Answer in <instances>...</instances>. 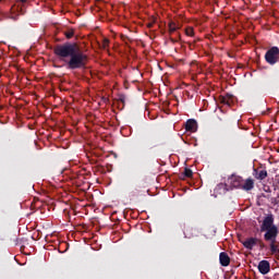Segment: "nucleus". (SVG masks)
<instances>
[{"label":"nucleus","instance_id":"obj_9","mask_svg":"<svg viewBox=\"0 0 279 279\" xmlns=\"http://www.w3.org/2000/svg\"><path fill=\"white\" fill-rule=\"evenodd\" d=\"M244 247H247V250H252L254 245H256V241L254 239H248L243 242Z\"/></svg>","mask_w":279,"mask_h":279},{"label":"nucleus","instance_id":"obj_8","mask_svg":"<svg viewBox=\"0 0 279 279\" xmlns=\"http://www.w3.org/2000/svg\"><path fill=\"white\" fill-rule=\"evenodd\" d=\"M242 189L244 191H252V189H254V180L252 179H247L244 184L242 185Z\"/></svg>","mask_w":279,"mask_h":279},{"label":"nucleus","instance_id":"obj_4","mask_svg":"<svg viewBox=\"0 0 279 279\" xmlns=\"http://www.w3.org/2000/svg\"><path fill=\"white\" fill-rule=\"evenodd\" d=\"M271 228H276L274 226V216H267L262 225V230H269Z\"/></svg>","mask_w":279,"mask_h":279},{"label":"nucleus","instance_id":"obj_15","mask_svg":"<svg viewBox=\"0 0 279 279\" xmlns=\"http://www.w3.org/2000/svg\"><path fill=\"white\" fill-rule=\"evenodd\" d=\"M108 39H104L102 41V49H106V47H108Z\"/></svg>","mask_w":279,"mask_h":279},{"label":"nucleus","instance_id":"obj_14","mask_svg":"<svg viewBox=\"0 0 279 279\" xmlns=\"http://www.w3.org/2000/svg\"><path fill=\"white\" fill-rule=\"evenodd\" d=\"M222 104H226L227 106H230L231 101L228 98H222Z\"/></svg>","mask_w":279,"mask_h":279},{"label":"nucleus","instance_id":"obj_18","mask_svg":"<svg viewBox=\"0 0 279 279\" xmlns=\"http://www.w3.org/2000/svg\"><path fill=\"white\" fill-rule=\"evenodd\" d=\"M22 1V3H25V1H27V0H21Z\"/></svg>","mask_w":279,"mask_h":279},{"label":"nucleus","instance_id":"obj_13","mask_svg":"<svg viewBox=\"0 0 279 279\" xmlns=\"http://www.w3.org/2000/svg\"><path fill=\"white\" fill-rule=\"evenodd\" d=\"M185 34L186 36H193V28L192 27L186 28Z\"/></svg>","mask_w":279,"mask_h":279},{"label":"nucleus","instance_id":"obj_5","mask_svg":"<svg viewBox=\"0 0 279 279\" xmlns=\"http://www.w3.org/2000/svg\"><path fill=\"white\" fill-rule=\"evenodd\" d=\"M185 130L187 132H197V121L190 119L185 123Z\"/></svg>","mask_w":279,"mask_h":279},{"label":"nucleus","instance_id":"obj_6","mask_svg":"<svg viewBox=\"0 0 279 279\" xmlns=\"http://www.w3.org/2000/svg\"><path fill=\"white\" fill-rule=\"evenodd\" d=\"M269 269H270V266H269V262L267 260H262L259 262L258 264V270L265 276L266 274H269Z\"/></svg>","mask_w":279,"mask_h":279},{"label":"nucleus","instance_id":"obj_10","mask_svg":"<svg viewBox=\"0 0 279 279\" xmlns=\"http://www.w3.org/2000/svg\"><path fill=\"white\" fill-rule=\"evenodd\" d=\"M255 178L257 180H265V178H267V172L265 170H260L259 172L255 173Z\"/></svg>","mask_w":279,"mask_h":279},{"label":"nucleus","instance_id":"obj_19","mask_svg":"<svg viewBox=\"0 0 279 279\" xmlns=\"http://www.w3.org/2000/svg\"><path fill=\"white\" fill-rule=\"evenodd\" d=\"M148 27H151V24H148Z\"/></svg>","mask_w":279,"mask_h":279},{"label":"nucleus","instance_id":"obj_7","mask_svg":"<svg viewBox=\"0 0 279 279\" xmlns=\"http://www.w3.org/2000/svg\"><path fill=\"white\" fill-rule=\"evenodd\" d=\"M219 260L222 267H228V265H230V257L226 253H220Z\"/></svg>","mask_w":279,"mask_h":279},{"label":"nucleus","instance_id":"obj_12","mask_svg":"<svg viewBox=\"0 0 279 279\" xmlns=\"http://www.w3.org/2000/svg\"><path fill=\"white\" fill-rule=\"evenodd\" d=\"M184 174L186 178H191V175H193V171L191 169L185 168Z\"/></svg>","mask_w":279,"mask_h":279},{"label":"nucleus","instance_id":"obj_3","mask_svg":"<svg viewBox=\"0 0 279 279\" xmlns=\"http://www.w3.org/2000/svg\"><path fill=\"white\" fill-rule=\"evenodd\" d=\"M265 239L266 241H270V243H276V239L278 236V227H272L271 229L265 230Z\"/></svg>","mask_w":279,"mask_h":279},{"label":"nucleus","instance_id":"obj_11","mask_svg":"<svg viewBox=\"0 0 279 279\" xmlns=\"http://www.w3.org/2000/svg\"><path fill=\"white\" fill-rule=\"evenodd\" d=\"M270 252H272V254H276V252H278V246H276V242H270Z\"/></svg>","mask_w":279,"mask_h":279},{"label":"nucleus","instance_id":"obj_17","mask_svg":"<svg viewBox=\"0 0 279 279\" xmlns=\"http://www.w3.org/2000/svg\"><path fill=\"white\" fill-rule=\"evenodd\" d=\"M65 36H66V38H72L73 37V33H66Z\"/></svg>","mask_w":279,"mask_h":279},{"label":"nucleus","instance_id":"obj_2","mask_svg":"<svg viewBox=\"0 0 279 279\" xmlns=\"http://www.w3.org/2000/svg\"><path fill=\"white\" fill-rule=\"evenodd\" d=\"M278 56H279L278 47H272L266 52L265 60L266 62H268V64H276V62H278Z\"/></svg>","mask_w":279,"mask_h":279},{"label":"nucleus","instance_id":"obj_1","mask_svg":"<svg viewBox=\"0 0 279 279\" xmlns=\"http://www.w3.org/2000/svg\"><path fill=\"white\" fill-rule=\"evenodd\" d=\"M54 53L61 58H70L68 62L69 69H81L86 64V56L82 53L77 45L66 44L63 46H58L54 49Z\"/></svg>","mask_w":279,"mask_h":279},{"label":"nucleus","instance_id":"obj_16","mask_svg":"<svg viewBox=\"0 0 279 279\" xmlns=\"http://www.w3.org/2000/svg\"><path fill=\"white\" fill-rule=\"evenodd\" d=\"M170 32H175V24H170Z\"/></svg>","mask_w":279,"mask_h":279}]
</instances>
